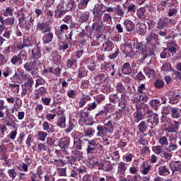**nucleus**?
I'll return each instance as SVG.
<instances>
[{"mask_svg":"<svg viewBox=\"0 0 181 181\" xmlns=\"http://www.w3.org/2000/svg\"><path fill=\"white\" fill-rule=\"evenodd\" d=\"M69 12V9L65 8L64 10H55V16L57 19L64 16V14Z\"/></svg>","mask_w":181,"mask_h":181,"instance_id":"09e8293b","label":"nucleus"},{"mask_svg":"<svg viewBox=\"0 0 181 181\" xmlns=\"http://www.w3.org/2000/svg\"><path fill=\"white\" fill-rule=\"evenodd\" d=\"M93 23L92 24V30H90V33H93V30H95V32H98V34L95 37L96 39H100L101 36H103V34L101 32H103V30L104 29L103 26H104V24L103 23V18H93Z\"/></svg>","mask_w":181,"mask_h":181,"instance_id":"f03ea898","label":"nucleus"},{"mask_svg":"<svg viewBox=\"0 0 181 181\" xmlns=\"http://www.w3.org/2000/svg\"><path fill=\"white\" fill-rule=\"evenodd\" d=\"M136 12V6L134 4H129L127 6V13H135Z\"/></svg>","mask_w":181,"mask_h":181,"instance_id":"e2e57ef3","label":"nucleus"},{"mask_svg":"<svg viewBox=\"0 0 181 181\" xmlns=\"http://www.w3.org/2000/svg\"><path fill=\"white\" fill-rule=\"evenodd\" d=\"M160 69L162 71H172L173 70L172 69V64L168 62H163Z\"/></svg>","mask_w":181,"mask_h":181,"instance_id":"5fc2aeb1","label":"nucleus"},{"mask_svg":"<svg viewBox=\"0 0 181 181\" xmlns=\"http://www.w3.org/2000/svg\"><path fill=\"white\" fill-rule=\"evenodd\" d=\"M105 74H99L95 78L94 80L98 81V83H104L106 80Z\"/></svg>","mask_w":181,"mask_h":181,"instance_id":"4d7b16f0","label":"nucleus"},{"mask_svg":"<svg viewBox=\"0 0 181 181\" xmlns=\"http://www.w3.org/2000/svg\"><path fill=\"white\" fill-rule=\"evenodd\" d=\"M105 12V5L95 4L93 9V18L103 19V15Z\"/></svg>","mask_w":181,"mask_h":181,"instance_id":"20e7f679","label":"nucleus"},{"mask_svg":"<svg viewBox=\"0 0 181 181\" xmlns=\"http://www.w3.org/2000/svg\"><path fill=\"white\" fill-rule=\"evenodd\" d=\"M129 96L125 95V93H122L121 97L119 98V107H124L127 104V101H128Z\"/></svg>","mask_w":181,"mask_h":181,"instance_id":"72a5a7b5","label":"nucleus"},{"mask_svg":"<svg viewBox=\"0 0 181 181\" xmlns=\"http://www.w3.org/2000/svg\"><path fill=\"white\" fill-rule=\"evenodd\" d=\"M78 22L79 23H85L86 22H88V19H90V11H83L78 16Z\"/></svg>","mask_w":181,"mask_h":181,"instance_id":"412c9836","label":"nucleus"},{"mask_svg":"<svg viewBox=\"0 0 181 181\" xmlns=\"http://www.w3.org/2000/svg\"><path fill=\"white\" fill-rule=\"evenodd\" d=\"M91 0H81L77 6L78 9H80L81 11H83V9H86L87 6H88V2H90Z\"/></svg>","mask_w":181,"mask_h":181,"instance_id":"58836bf2","label":"nucleus"},{"mask_svg":"<svg viewBox=\"0 0 181 181\" xmlns=\"http://www.w3.org/2000/svg\"><path fill=\"white\" fill-rule=\"evenodd\" d=\"M112 169H114V167L111 165V161H106L105 163H103V170L105 172H111Z\"/></svg>","mask_w":181,"mask_h":181,"instance_id":"c03bdc74","label":"nucleus"},{"mask_svg":"<svg viewBox=\"0 0 181 181\" xmlns=\"http://www.w3.org/2000/svg\"><path fill=\"white\" fill-rule=\"evenodd\" d=\"M127 166L128 164L122 161L117 164V175L119 177H125V172H127Z\"/></svg>","mask_w":181,"mask_h":181,"instance_id":"6e6552de","label":"nucleus"},{"mask_svg":"<svg viewBox=\"0 0 181 181\" xmlns=\"http://www.w3.org/2000/svg\"><path fill=\"white\" fill-rule=\"evenodd\" d=\"M119 112L120 114H122L124 115V117H127V115H129V109L127 105H124V107H120V109H119Z\"/></svg>","mask_w":181,"mask_h":181,"instance_id":"bf43d9fd","label":"nucleus"},{"mask_svg":"<svg viewBox=\"0 0 181 181\" xmlns=\"http://www.w3.org/2000/svg\"><path fill=\"white\" fill-rule=\"evenodd\" d=\"M112 53L111 54H110L108 56L109 59H110L111 60H115V59H117V57H118V54H119V49L118 48H115L114 49H112Z\"/></svg>","mask_w":181,"mask_h":181,"instance_id":"864d4df0","label":"nucleus"},{"mask_svg":"<svg viewBox=\"0 0 181 181\" xmlns=\"http://www.w3.org/2000/svg\"><path fill=\"white\" fill-rule=\"evenodd\" d=\"M158 172L160 176H169L170 175V170H169V166L168 165H160Z\"/></svg>","mask_w":181,"mask_h":181,"instance_id":"a211bd4d","label":"nucleus"},{"mask_svg":"<svg viewBox=\"0 0 181 181\" xmlns=\"http://www.w3.org/2000/svg\"><path fill=\"white\" fill-rule=\"evenodd\" d=\"M122 73L129 76V74L135 73V69L131 67V64L129 62H125L122 66Z\"/></svg>","mask_w":181,"mask_h":181,"instance_id":"4468645a","label":"nucleus"},{"mask_svg":"<svg viewBox=\"0 0 181 181\" xmlns=\"http://www.w3.org/2000/svg\"><path fill=\"white\" fill-rule=\"evenodd\" d=\"M108 112H110V107L105 105L103 110L99 111L95 116V119H103L107 117Z\"/></svg>","mask_w":181,"mask_h":181,"instance_id":"2eb2a0df","label":"nucleus"},{"mask_svg":"<svg viewBox=\"0 0 181 181\" xmlns=\"http://www.w3.org/2000/svg\"><path fill=\"white\" fill-rule=\"evenodd\" d=\"M136 32L141 36H145L146 35V24L141 23L136 28Z\"/></svg>","mask_w":181,"mask_h":181,"instance_id":"bb28decb","label":"nucleus"},{"mask_svg":"<svg viewBox=\"0 0 181 181\" xmlns=\"http://www.w3.org/2000/svg\"><path fill=\"white\" fill-rule=\"evenodd\" d=\"M170 115L172 118L177 119L181 117V109L177 107H170Z\"/></svg>","mask_w":181,"mask_h":181,"instance_id":"f3484780","label":"nucleus"},{"mask_svg":"<svg viewBox=\"0 0 181 181\" xmlns=\"http://www.w3.org/2000/svg\"><path fill=\"white\" fill-rule=\"evenodd\" d=\"M109 100L110 103H112V104H117V103H119V97H118V94L117 93L110 94Z\"/></svg>","mask_w":181,"mask_h":181,"instance_id":"49530a36","label":"nucleus"},{"mask_svg":"<svg viewBox=\"0 0 181 181\" xmlns=\"http://www.w3.org/2000/svg\"><path fill=\"white\" fill-rule=\"evenodd\" d=\"M77 6L76 2L74 0H70L68 4H66V9L69 11H73V9H76Z\"/></svg>","mask_w":181,"mask_h":181,"instance_id":"603ef678","label":"nucleus"},{"mask_svg":"<svg viewBox=\"0 0 181 181\" xmlns=\"http://www.w3.org/2000/svg\"><path fill=\"white\" fill-rule=\"evenodd\" d=\"M168 18H160L158 22V26L157 28L158 29H163L168 23Z\"/></svg>","mask_w":181,"mask_h":181,"instance_id":"de8ad7c7","label":"nucleus"},{"mask_svg":"<svg viewBox=\"0 0 181 181\" xmlns=\"http://www.w3.org/2000/svg\"><path fill=\"white\" fill-rule=\"evenodd\" d=\"M66 67H69V69H73V67H77V59L71 58L68 61H66Z\"/></svg>","mask_w":181,"mask_h":181,"instance_id":"ea45409f","label":"nucleus"},{"mask_svg":"<svg viewBox=\"0 0 181 181\" xmlns=\"http://www.w3.org/2000/svg\"><path fill=\"white\" fill-rule=\"evenodd\" d=\"M37 28L39 29V31L42 33H49L52 30L50 25L47 23L39 22L37 24Z\"/></svg>","mask_w":181,"mask_h":181,"instance_id":"9b49d317","label":"nucleus"},{"mask_svg":"<svg viewBox=\"0 0 181 181\" xmlns=\"http://www.w3.org/2000/svg\"><path fill=\"white\" fill-rule=\"evenodd\" d=\"M116 91L117 93H124L125 91V86L121 83H117L116 85Z\"/></svg>","mask_w":181,"mask_h":181,"instance_id":"774afa93","label":"nucleus"},{"mask_svg":"<svg viewBox=\"0 0 181 181\" xmlns=\"http://www.w3.org/2000/svg\"><path fill=\"white\" fill-rule=\"evenodd\" d=\"M181 96L180 94H176L175 92H171L169 97V103L170 104H177L179 103V100H180Z\"/></svg>","mask_w":181,"mask_h":181,"instance_id":"4be33fe9","label":"nucleus"},{"mask_svg":"<svg viewBox=\"0 0 181 181\" xmlns=\"http://www.w3.org/2000/svg\"><path fill=\"white\" fill-rule=\"evenodd\" d=\"M158 144L163 148H167L169 146V141H168V137L165 136H160L158 139Z\"/></svg>","mask_w":181,"mask_h":181,"instance_id":"2f4dec72","label":"nucleus"},{"mask_svg":"<svg viewBox=\"0 0 181 181\" xmlns=\"http://www.w3.org/2000/svg\"><path fill=\"white\" fill-rule=\"evenodd\" d=\"M176 149H177V145L172 142L168 144V146L166 148L167 152H173V151H176Z\"/></svg>","mask_w":181,"mask_h":181,"instance_id":"680f3d73","label":"nucleus"},{"mask_svg":"<svg viewBox=\"0 0 181 181\" xmlns=\"http://www.w3.org/2000/svg\"><path fill=\"white\" fill-rule=\"evenodd\" d=\"M66 127V129H64V132L65 134H70V132L74 129V123L69 120Z\"/></svg>","mask_w":181,"mask_h":181,"instance_id":"052dcab7","label":"nucleus"},{"mask_svg":"<svg viewBox=\"0 0 181 181\" xmlns=\"http://www.w3.org/2000/svg\"><path fill=\"white\" fill-rule=\"evenodd\" d=\"M134 122H139L144 119V113L142 109L136 108V111L134 113Z\"/></svg>","mask_w":181,"mask_h":181,"instance_id":"393cba45","label":"nucleus"},{"mask_svg":"<svg viewBox=\"0 0 181 181\" xmlns=\"http://www.w3.org/2000/svg\"><path fill=\"white\" fill-rule=\"evenodd\" d=\"M123 25L127 30V32H132V30H134V29H135V24L134 23V22L126 19L124 20Z\"/></svg>","mask_w":181,"mask_h":181,"instance_id":"5701e85b","label":"nucleus"},{"mask_svg":"<svg viewBox=\"0 0 181 181\" xmlns=\"http://www.w3.org/2000/svg\"><path fill=\"white\" fill-rule=\"evenodd\" d=\"M149 104L153 110H155L156 111H158V109L162 103H160V100L158 99H153L149 102Z\"/></svg>","mask_w":181,"mask_h":181,"instance_id":"7c9ffc66","label":"nucleus"},{"mask_svg":"<svg viewBox=\"0 0 181 181\" xmlns=\"http://www.w3.org/2000/svg\"><path fill=\"white\" fill-rule=\"evenodd\" d=\"M53 40V33L49 32L47 35H44L42 37V42L45 45H49Z\"/></svg>","mask_w":181,"mask_h":181,"instance_id":"4c0bfd02","label":"nucleus"},{"mask_svg":"<svg viewBox=\"0 0 181 181\" xmlns=\"http://www.w3.org/2000/svg\"><path fill=\"white\" fill-rule=\"evenodd\" d=\"M148 127L151 128V129H153V124L158 125L159 124V116L158 114H155L151 119H147Z\"/></svg>","mask_w":181,"mask_h":181,"instance_id":"6ab92c4d","label":"nucleus"},{"mask_svg":"<svg viewBox=\"0 0 181 181\" xmlns=\"http://www.w3.org/2000/svg\"><path fill=\"white\" fill-rule=\"evenodd\" d=\"M32 57L34 59V60H38V59H40L42 57V49L39 47H35L32 50Z\"/></svg>","mask_w":181,"mask_h":181,"instance_id":"aec40b11","label":"nucleus"},{"mask_svg":"<svg viewBox=\"0 0 181 181\" xmlns=\"http://www.w3.org/2000/svg\"><path fill=\"white\" fill-rule=\"evenodd\" d=\"M7 173L9 177H11V179H15V177H16V176L18 175V173H16V170H15V168L8 169L7 170Z\"/></svg>","mask_w":181,"mask_h":181,"instance_id":"0e129e2a","label":"nucleus"},{"mask_svg":"<svg viewBox=\"0 0 181 181\" xmlns=\"http://www.w3.org/2000/svg\"><path fill=\"white\" fill-rule=\"evenodd\" d=\"M100 69L101 70H103V71H109L111 76H115V72L117 71V69H115V64L110 62L105 63L101 66Z\"/></svg>","mask_w":181,"mask_h":181,"instance_id":"1a4fd4ad","label":"nucleus"},{"mask_svg":"<svg viewBox=\"0 0 181 181\" xmlns=\"http://www.w3.org/2000/svg\"><path fill=\"white\" fill-rule=\"evenodd\" d=\"M10 62L11 64H13L14 66H21V64H22L23 62L22 61V58L19 55H14L13 57H11Z\"/></svg>","mask_w":181,"mask_h":181,"instance_id":"cd10ccee","label":"nucleus"},{"mask_svg":"<svg viewBox=\"0 0 181 181\" xmlns=\"http://www.w3.org/2000/svg\"><path fill=\"white\" fill-rule=\"evenodd\" d=\"M70 137L64 136L59 139L58 146L62 150L63 152H67L66 150L70 148Z\"/></svg>","mask_w":181,"mask_h":181,"instance_id":"0eeeda50","label":"nucleus"},{"mask_svg":"<svg viewBox=\"0 0 181 181\" xmlns=\"http://www.w3.org/2000/svg\"><path fill=\"white\" fill-rule=\"evenodd\" d=\"M33 40L32 36L28 35V34L23 35V42H18L16 44V49L22 50L25 47H30L32 46Z\"/></svg>","mask_w":181,"mask_h":181,"instance_id":"7ed1b4c3","label":"nucleus"},{"mask_svg":"<svg viewBox=\"0 0 181 181\" xmlns=\"http://www.w3.org/2000/svg\"><path fill=\"white\" fill-rule=\"evenodd\" d=\"M35 83V81H33V78H28L27 81L24 83V84L22 85V92H21V96L25 97L26 94H29L30 93H32V88L33 87V84Z\"/></svg>","mask_w":181,"mask_h":181,"instance_id":"39448f33","label":"nucleus"},{"mask_svg":"<svg viewBox=\"0 0 181 181\" xmlns=\"http://www.w3.org/2000/svg\"><path fill=\"white\" fill-rule=\"evenodd\" d=\"M97 131L96 136H104V135L107 132L105 126L101 124L97 126Z\"/></svg>","mask_w":181,"mask_h":181,"instance_id":"473e14b6","label":"nucleus"},{"mask_svg":"<svg viewBox=\"0 0 181 181\" xmlns=\"http://www.w3.org/2000/svg\"><path fill=\"white\" fill-rule=\"evenodd\" d=\"M103 47L105 52H112V50L116 48L115 45L111 40H107L105 44H103Z\"/></svg>","mask_w":181,"mask_h":181,"instance_id":"c756f323","label":"nucleus"},{"mask_svg":"<svg viewBox=\"0 0 181 181\" xmlns=\"http://www.w3.org/2000/svg\"><path fill=\"white\" fill-rule=\"evenodd\" d=\"M147 128H148V124H146V122L145 121H141L139 124V131H140L141 134H144V132L146 131Z\"/></svg>","mask_w":181,"mask_h":181,"instance_id":"6e6d98bb","label":"nucleus"},{"mask_svg":"<svg viewBox=\"0 0 181 181\" xmlns=\"http://www.w3.org/2000/svg\"><path fill=\"white\" fill-rule=\"evenodd\" d=\"M90 100H91V98L90 97V95H83L82 98L78 102L79 107L83 108V107H84V105H86V103H87V101H90Z\"/></svg>","mask_w":181,"mask_h":181,"instance_id":"f704fd0d","label":"nucleus"},{"mask_svg":"<svg viewBox=\"0 0 181 181\" xmlns=\"http://www.w3.org/2000/svg\"><path fill=\"white\" fill-rule=\"evenodd\" d=\"M104 127L106 129V132H109V134H112V132H114V125L111 120H109L106 124H105Z\"/></svg>","mask_w":181,"mask_h":181,"instance_id":"a19ab883","label":"nucleus"},{"mask_svg":"<svg viewBox=\"0 0 181 181\" xmlns=\"http://www.w3.org/2000/svg\"><path fill=\"white\" fill-rule=\"evenodd\" d=\"M88 141V139H76V140H74V146L72 147V149L74 151H81L83 148V145H84V142H87Z\"/></svg>","mask_w":181,"mask_h":181,"instance_id":"9d476101","label":"nucleus"},{"mask_svg":"<svg viewBox=\"0 0 181 181\" xmlns=\"http://www.w3.org/2000/svg\"><path fill=\"white\" fill-rule=\"evenodd\" d=\"M88 146H90V148H94V149H103V146L100 144V143L97 142L95 140L93 139L91 141L88 140Z\"/></svg>","mask_w":181,"mask_h":181,"instance_id":"c85d7f7f","label":"nucleus"},{"mask_svg":"<svg viewBox=\"0 0 181 181\" xmlns=\"http://www.w3.org/2000/svg\"><path fill=\"white\" fill-rule=\"evenodd\" d=\"M72 153H74V157L77 160H81L83 159V151L81 150H74V151H71Z\"/></svg>","mask_w":181,"mask_h":181,"instance_id":"a18cd8bd","label":"nucleus"},{"mask_svg":"<svg viewBox=\"0 0 181 181\" xmlns=\"http://www.w3.org/2000/svg\"><path fill=\"white\" fill-rule=\"evenodd\" d=\"M37 136L40 141L45 142L46 141V138H47V132L45 131H39L37 132Z\"/></svg>","mask_w":181,"mask_h":181,"instance_id":"8fccbe9b","label":"nucleus"},{"mask_svg":"<svg viewBox=\"0 0 181 181\" xmlns=\"http://www.w3.org/2000/svg\"><path fill=\"white\" fill-rule=\"evenodd\" d=\"M42 129L47 134H54L56 132V129L52 124L49 123L47 121H45L42 123Z\"/></svg>","mask_w":181,"mask_h":181,"instance_id":"ddd939ff","label":"nucleus"},{"mask_svg":"<svg viewBox=\"0 0 181 181\" xmlns=\"http://www.w3.org/2000/svg\"><path fill=\"white\" fill-rule=\"evenodd\" d=\"M23 67L26 71H30L31 70H39L36 61H30V62H26L23 65Z\"/></svg>","mask_w":181,"mask_h":181,"instance_id":"dca6fc26","label":"nucleus"},{"mask_svg":"<svg viewBox=\"0 0 181 181\" xmlns=\"http://www.w3.org/2000/svg\"><path fill=\"white\" fill-rule=\"evenodd\" d=\"M77 160L73 156H66L64 160V165H74Z\"/></svg>","mask_w":181,"mask_h":181,"instance_id":"c9c22d12","label":"nucleus"},{"mask_svg":"<svg viewBox=\"0 0 181 181\" xmlns=\"http://www.w3.org/2000/svg\"><path fill=\"white\" fill-rule=\"evenodd\" d=\"M35 19L32 18V14L23 13L21 17L18 18V25L20 28L26 29V30H29L30 29V26L33 25Z\"/></svg>","mask_w":181,"mask_h":181,"instance_id":"f257e3e1","label":"nucleus"},{"mask_svg":"<svg viewBox=\"0 0 181 181\" xmlns=\"http://www.w3.org/2000/svg\"><path fill=\"white\" fill-rule=\"evenodd\" d=\"M136 15L138 19H146V16H148L146 8H145V7L139 8L136 11Z\"/></svg>","mask_w":181,"mask_h":181,"instance_id":"b1692460","label":"nucleus"},{"mask_svg":"<svg viewBox=\"0 0 181 181\" xmlns=\"http://www.w3.org/2000/svg\"><path fill=\"white\" fill-rule=\"evenodd\" d=\"M177 7L171 8L168 11V15L170 18L172 16H176L177 15Z\"/></svg>","mask_w":181,"mask_h":181,"instance_id":"69168bd1","label":"nucleus"},{"mask_svg":"<svg viewBox=\"0 0 181 181\" xmlns=\"http://www.w3.org/2000/svg\"><path fill=\"white\" fill-rule=\"evenodd\" d=\"M155 88H158L160 90V88H163L165 87V81L162 79H156L153 83Z\"/></svg>","mask_w":181,"mask_h":181,"instance_id":"79ce46f5","label":"nucleus"},{"mask_svg":"<svg viewBox=\"0 0 181 181\" xmlns=\"http://www.w3.org/2000/svg\"><path fill=\"white\" fill-rule=\"evenodd\" d=\"M179 125H180V123L177 121L173 122V123H171L168 127H167V132L169 133L172 132H176L177 129H179Z\"/></svg>","mask_w":181,"mask_h":181,"instance_id":"a878e982","label":"nucleus"},{"mask_svg":"<svg viewBox=\"0 0 181 181\" xmlns=\"http://www.w3.org/2000/svg\"><path fill=\"white\" fill-rule=\"evenodd\" d=\"M66 37L65 42H67V43L73 42V38L76 37V31L72 30L67 35H66Z\"/></svg>","mask_w":181,"mask_h":181,"instance_id":"3c124183","label":"nucleus"},{"mask_svg":"<svg viewBox=\"0 0 181 181\" xmlns=\"http://www.w3.org/2000/svg\"><path fill=\"white\" fill-rule=\"evenodd\" d=\"M172 74L171 76L173 77V78H174V80H180L181 81V71H178L177 70L175 69H172Z\"/></svg>","mask_w":181,"mask_h":181,"instance_id":"13d9d810","label":"nucleus"},{"mask_svg":"<svg viewBox=\"0 0 181 181\" xmlns=\"http://www.w3.org/2000/svg\"><path fill=\"white\" fill-rule=\"evenodd\" d=\"M136 49L139 52H141L142 54V57L140 59V62H144L145 59L148 57V52H146V45L144 42H139L137 45Z\"/></svg>","mask_w":181,"mask_h":181,"instance_id":"f8f14e48","label":"nucleus"},{"mask_svg":"<svg viewBox=\"0 0 181 181\" xmlns=\"http://www.w3.org/2000/svg\"><path fill=\"white\" fill-rule=\"evenodd\" d=\"M159 40H160V38H159V35H158L155 33L151 32L146 36V46H151V47H153V45L159 43Z\"/></svg>","mask_w":181,"mask_h":181,"instance_id":"423d86ee","label":"nucleus"},{"mask_svg":"<svg viewBox=\"0 0 181 181\" xmlns=\"http://www.w3.org/2000/svg\"><path fill=\"white\" fill-rule=\"evenodd\" d=\"M144 71H145V74L147 76V77H149V78L155 76V70L151 68L150 66L144 68Z\"/></svg>","mask_w":181,"mask_h":181,"instance_id":"37998d69","label":"nucleus"},{"mask_svg":"<svg viewBox=\"0 0 181 181\" xmlns=\"http://www.w3.org/2000/svg\"><path fill=\"white\" fill-rule=\"evenodd\" d=\"M57 127L59 128H66V116L62 115L57 122Z\"/></svg>","mask_w":181,"mask_h":181,"instance_id":"e433bc0d","label":"nucleus"},{"mask_svg":"<svg viewBox=\"0 0 181 181\" xmlns=\"http://www.w3.org/2000/svg\"><path fill=\"white\" fill-rule=\"evenodd\" d=\"M69 43H70V42H59V50H62L63 52H64V50H67V49H69Z\"/></svg>","mask_w":181,"mask_h":181,"instance_id":"338daca9","label":"nucleus"}]
</instances>
